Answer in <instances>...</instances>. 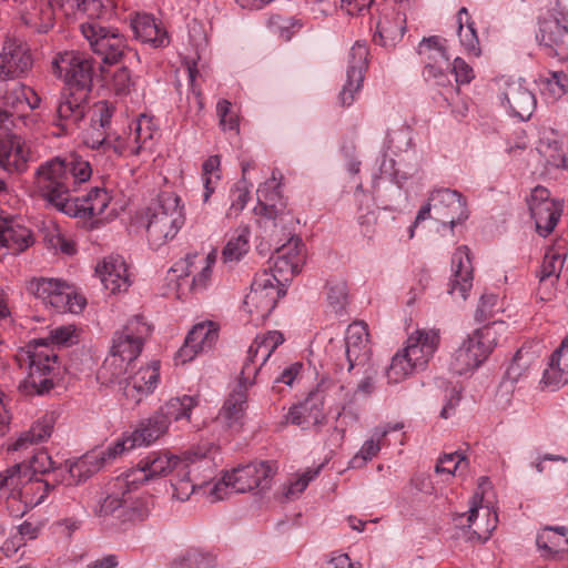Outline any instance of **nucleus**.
Instances as JSON below:
<instances>
[{"mask_svg":"<svg viewBox=\"0 0 568 568\" xmlns=\"http://www.w3.org/2000/svg\"><path fill=\"white\" fill-rule=\"evenodd\" d=\"M91 175L90 162L70 152L41 162L34 170L32 183L47 207L70 217L91 220L100 217L111 202L109 192L100 186L82 196L75 194Z\"/></svg>","mask_w":568,"mask_h":568,"instance_id":"nucleus-1","label":"nucleus"},{"mask_svg":"<svg viewBox=\"0 0 568 568\" xmlns=\"http://www.w3.org/2000/svg\"><path fill=\"white\" fill-rule=\"evenodd\" d=\"M168 429V419L155 412L150 417L140 420L133 432L124 433L121 438L110 444L105 449L93 450L82 456L78 463L70 467V474L80 479L92 476L102 466L111 463L123 453L153 444Z\"/></svg>","mask_w":568,"mask_h":568,"instance_id":"nucleus-2","label":"nucleus"},{"mask_svg":"<svg viewBox=\"0 0 568 568\" xmlns=\"http://www.w3.org/2000/svg\"><path fill=\"white\" fill-rule=\"evenodd\" d=\"M49 481L33 478L27 467L13 465L0 473V498H7L8 508L14 516H22L40 505L52 488Z\"/></svg>","mask_w":568,"mask_h":568,"instance_id":"nucleus-3","label":"nucleus"},{"mask_svg":"<svg viewBox=\"0 0 568 568\" xmlns=\"http://www.w3.org/2000/svg\"><path fill=\"white\" fill-rule=\"evenodd\" d=\"M29 371L19 384V390L27 396L48 394L59 376L58 355L48 339H36L26 347Z\"/></svg>","mask_w":568,"mask_h":568,"instance_id":"nucleus-4","label":"nucleus"},{"mask_svg":"<svg viewBox=\"0 0 568 568\" xmlns=\"http://www.w3.org/2000/svg\"><path fill=\"white\" fill-rule=\"evenodd\" d=\"M146 234L152 246L173 240L185 223L184 205L173 192H162L146 211Z\"/></svg>","mask_w":568,"mask_h":568,"instance_id":"nucleus-5","label":"nucleus"},{"mask_svg":"<svg viewBox=\"0 0 568 568\" xmlns=\"http://www.w3.org/2000/svg\"><path fill=\"white\" fill-rule=\"evenodd\" d=\"M115 490L100 497L92 508L95 517L106 520L115 518L121 523L143 520L149 516L150 509L142 498H133L128 479H118Z\"/></svg>","mask_w":568,"mask_h":568,"instance_id":"nucleus-6","label":"nucleus"},{"mask_svg":"<svg viewBox=\"0 0 568 568\" xmlns=\"http://www.w3.org/2000/svg\"><path fill=\"white\" fill-rule=\"evenodd\" d=\"M497 323L485 325L463 341L453 353L449 369L457 375H465L478 368L497 345Z\"/></svg>","mask_w":568,"mask_h":568,"instance_id":"nucleus-7","label":"nucleus"},{"mask_svg":"<svg viewBox=\"0 0 568 568\" xmlns=\"http://www.w3.org/2000/svg\"><path fill=\"white\" fill-rule=\"evenodd\" d=\"M28 290L58 313L78 314L85 306V300L77 293L74 286L60 278L34 277L28 283Z\"/></svg>","mask_w":568,"mask_h":568,"instance_id":"nucleus-8","label":"nucleus"},{"mask_svg":"<svg viewBox=\"0 0 568 568\" xmlns=\"http://www.w3.org/2000/svg\"><path fill=\"white\" fill-rule=\"evenodd\" d=\"M274 280L266 270L257 273L250 293L245 296L243 307L255 325L262 324L273 312L278 300L286 294V288L274 283Z\"/></svg>","mask_w":568,"mask_h":568,"instance_id":"nucleus-9","label":"nucleus"},{"mask_svg":"<svg viewBox=\"0 0 568 568\" xmlns=\"http://www.w3.org/2000/svg\"><path fill=\"white\" fill-rule=\"evenodd\" d=\"M80 29L93 53L99 55L103 63H118L130 50L126 37L116 28L105 27L98 21H88L81 23Z\"/></svg>","mask_w":568,"mask_h":568,"instance_id":"nucleus-10","label":"nucleus"},{"mask_svg":"<svg viewBox=\"0 0 568 568\" xmlns=\"http://www.w3.org/2000/svg\"><path fill=\"white\" fill-rule=\"evenodd\" d=\"M52 72L63 80L64 89L91 92L93 61L84 53L65 51L52 61Z\"/></svg>","mask_w":568,"mask_h":568,"instance_id":"nucleus-11","label":"nucleus"},{"mask_svg":"<svg viewBox=\"0 0 568 568\" xmlns=\"http://www.w3.org/2000/svg\"><path fill=\"white\" fill-rule=\"evenodd\" d=\"M274 467L271 462L251 463L234 468L223 476L222 483L214 486L213 493L219 499L222 498L219 491L222 487L231 488L235 493H245L254 488H265L274 475Z\"/></svg>","mask_w":568,"mask_h":568,"instance_id":"nucleus-12","label":"nucleus"},{"mask_svg":"<svg viewBox=\"0 0 568 568\" xmlns=\"http://www.w3.org/2000/svg\"><path fill=\"white\" fill-rule=\"evenodd\" d=\"M152 331V325L142 315H135L121 329L114 332L111 349L126 361L135 362Z\"/></svg>","mask_w":568,"mask_h":568,"instance_id":"nucleus-13","label":"nucleus"},{"mask_svg":"<svg viewBox=\"0 0 568 568\" xmlns=\"http://www.w3.org/2000/svg\"><path fill=\"white\" fill-rule=\"evenodd\" d=\"M89 95L90 92L87 91L62 90L53 119V124L60 128L62 134H71L80 128L81 122L90 111Z\"/></svg>","mask_w":568,"mask_h":568,"instance_id":"nucleus-14","label":"nucleus"},{"mask_svg":"<svg viewBox=\"0 0 568 568\" xmlns=\"http://www.w3.org/2000/svg\"><path fill=\"white\" fill-rule=\"evenodd\" d=\"M536 40L548 57L568 60V19L556 14L540 18Z\"/></svg>","mask_w":568,"mask_h":568,"instance_id":"nucleus-15","label":"nucleus"},{"mask_svg":"<svg viewBox=\"0 0 568 568\" xmlns=\"http://www.w3.org/2000/svg\"><path fill=\"white\" fill-rule=\"evenodd\" d=\"M304 258V244L302 240L300 237H292L271 256V266L266 271L274 276V283L286 288L287 283L301 272Z\"/></svg>","mask_w":568,"mask_h":568,"instance_id":"nucleus-16","label":"nucleus"},{"mask_svg":"<svg viewBox=\"0 0 568 568\" xmlns=\"http://www.w3.org/2000/svg\"><path fill=\"white\" fill-rule=\"evenodd\" d=\"M428 197L433 205V219L444 225L449 224L452 230L468 219L467 202L460 192L447 187L435 189Z\"/></svg>","mask_w":568,"mask_h":568,"instance_id":"nucleus-17","label":"nucleus"},{"mask_svg":"<svg viewBox=\"0 0 568 568\" xmlns=\"http://www.w3.org/2000/svg\"><path fill=\"white\" fill-rule=\"evenodd\" d=\"M369 50L366 41H356L348 53L346 82L343 85L338 101L342 106L354 103L356 94L361 91L368 68Z\"/></svg>","mask_w":568,"mask_h":568,"instance_id":"nucleus-18","label":"nucleus"},{"mask_svg":"<svg viewBox=\"0 0 568 568\" xmlns=\"http://www.w3.org/2000/svg\"><path fill=\"white\" fill-rule=\"evenodd\" d=\"M338 387L341 390L344 386H336L329 381L322 379L316 388L310 392L305 400L290 408L286 419L293 425L301 426L303 429L311 424H317L323 418V407L326 392L329 388Z\"/></svg>","mask_w":568,"mask_h":568,"instance_id":"nucleus-19","label":"nucleus"},{"mask_svg":"<svg viewBox=\"0 0 568 568\" xmlns=\"http://www.w3.org/2000/svg\"><path fill=\"white\" fill-rule=\"evenodd\" d=\"M528 205L536 231L541 236L549 235L561 216V204L550 199V192L546 187L536 186L530 194Z\"/></svg>","mask_w":568,"mask_h":568,"instance_id":"nucleus-20","label":"nucleus"},{"mask_svg":"<svg viewBox=\"0 0 568 568\" xmlns=\"http://www.w3.org/2000/svg\"><path fill=\"white\" fill-rule=\"evenodd\" d=\"M181 460L166 452H150L139 459L128 471L125 478L131 485L143 484L168 475L174 470Z\"/></svg>","mask_w":568,"mask_h":568,"instance_id":"nucleus-21","label":"nucleus"},{"mask_svg":"<svg viewBox=\"0 0 568 568\" xmlns=\"http://www.w3.org/2000/svg\"><path fill=\"white\" fill-rule=\"evenodd\" d=\"M33 59L28 47L17 39H7L0 52V80L26 77Z\"/></svg>","mask_w":568,"mask_h":568,"instance_id":"nucleus-22","label":"nucleus"},{"mask_svg":"<svg viewBox=\"0 0 568 568\" xmlns=\"http://www.w3.org/2000/svg\"><path fill=\"white\" fill-rule=\"evenodd\" d=\"M33 243L32 232L24 225L23 220L0 209V247L8 248L12 254H20Z\"/></svg>","mask_w":568,"mask_h":568,"instance_id":"nucleus-23","label":"nucleus"},{"mask_svg":"<svg viewBox=\"0 0 568 568\" xmlns=\"http://www.w3.org/2000/svg\"><path fill=\"white\" fill-rule=\"evenodd\" d=\"M217 337V326L214 322L209 321L194 325L178 351L175 361L181 364L192 361L197 354L212 349Z\"/></svg>","mask_w":568,"mask_h":568,"instance_id":"nucleus-24","label":"nucleus"},{"mask_svg":"<svg viewBox=\"0 0 568 568\" xmlns=\"http://www.w3.org/2000/svg\"><path fill=\"white\" fill-rule=\"evenodd\" d=\"M284 342V335L280 331H268L257 335L247 349V356L242 366L243 378L255 377L261 367L271 357L273 352Z\"/></svg>","mask_w":568,"mask_h":568,"instance_id":"nucleus-25","label":"nucleus"},{"mask_svg":"<svg viewBox=\"0 0 568 568\" xmlns=\"http://www.w3.org/2000/svg\"><path fill=\"white\" fill-rule=\"evenodd\" d=\"M500 101L504 106L508 108L511 115L520 120H528L536 108V98L525 85L523 79L506 80Z\"/></svg>","mask_w":568,"mask_h":568,"instance_id":"nucleus-26","label":"nucleus"},{"mask_svg":"<svg viewBox=\"0 0 568 568\" xmlns=\"http://www.w3.org/2000/svg\"><path fill=\"white\" fill-rule=\"evenodd\" d=\"M243 377L241 372L236 387L230 393L219 413V419L226 427L236 430L243 425L247 407V389L255 383L253 376H247L245 379Z\"/></svg>","mask_w":568,"mask_h":568,"instance_id":"nucleus-27","label":"nucleus"},{"mask_svg":"<svg viewBox=\"0 0 568 568\" xmlns=\"http://www.w3.org/2000/svg\"><path fill=\"white\" fill-rule=\"evenodd\" d=\"M159 382L160 362L154 361L150 365L141 367L138 372L129 374L121 387L124 397L129 402L139 404L154 392Z\"/></svg>","mask_w":568,"mask_h":568,"instance_id":"nucleus-28","label":"nucleus"},{"mask_svg":"<svg viewBox=\"0 0 568 568\" xmlns=\"http://www.w3.org/2000/svg\"><path fill=\"white\" fill-rule=\"evenodd\" d=\"M440 341L438 329H417L406 342L405 356H409L413 365L424 369L434 356Z\"/></svg>","mask_w":568,"mask_h":568,"instance_id":"nucleus-29","label":"nucleus"},{"mask_svg":"<svg viewBox=\"0 0 568 568\" xmlns=\"http://www.w3.org/2000/svg\"><path fill=\"white\" fill-rule=\"evenodd\" d=\"M483 494L484 491L481 494L476 493L474 495L467 516V529L463 527V532L469 541H487L490 538L491 532L497 527L498 516L496 511H491L489 508L486 509V519L478 520Z\"/></svg>","mask_w":568,"mask_h":568,"instance_id":"nucleus-30","label":"nucleus"},{"mask_svg":"<svg viewBox=\"0 0 568 568\" xmlns=\"http://www.w3.org/2000/svg\"><path fill=\"white\" fill-rule=\"evenodd\" d=\"M81 458L77 459L73 463H67L65 467H55L54 462L51 456L45 450H38L29 460V464L20 463L22 466V471L24 467L29 470V474L32 475L33 478H38L37 475H44L52 471L54 476L55 483H62L68 486L77 485L82 480H85L90 476H85L83 478H78L77 476H71L70 467L78 463Z\"/></svg>","mask_w":568,"mask_h":568,"instance_id":"nucleus-31","label":"nucleus"},{"mask_svg":"<svg viewBox=\"0 0 568 568\" xmlns=\"http://www.w3.org/2000/svg\"><path fill=\"white\" fill-rule=\"evenodd\" d=\"M95 273L110 293L126 291L130 286L126 264L122 256L111 255L97 265Z\"/></svg>","mask_w":568,"mask_h":568,"instance_id":"nucleus-32","label":"nucleus"},{"mask_svg":"<svg viewBox=\"0 0 568 568\" xmlns=\"http://www.w3.org/2000/svg\"><path fill=\"white\" fill-rule=\"evenodd\" d=\"M368 352V331L363 322L348 325L344 339V356L347 372L366 361Z\"/></svg>","mask_w":568,"mask_h":568,"instance_id":"nucleus-33","label":"nucleus"},{"mask_svg":"<svg viewBox=\"0 0 568 568\" xmlns=\"http://www.w3.org/2000/svg\"><path fill=\"white\" fill-rule=\"evenodd\" d=\"M453 276L449 283V294L458 293L466 300L473 286V267L470 251L467 246H459L452 256Z\"/></svg>","mask_w":568,"mask_h":568,"instance_id":"nucleus-34","label":"nucleus"},{"mask_svg":"<svg viewBox=\"0 0 568 568\" xmlns=\"http://www.w3.org/2000/svg\"><path fill=\"white\" fill-rule=\"evenodd\" d=\"M29 150L21 138H0V168L9 173H22L28 168Z\"/></svg>","mask_w":568,"mask_h":568,"instance_id":"nucleus-35","label":"nucleus"},{"mask_svg":"<svg viewBox=\"0 0 568 568\" xmlns=\"http://www.w3.org/2000/svg\"><path fill=\"white\" fill-rule=\"evenodd\" d=\"M21 11L22 22L32 31L47 33L54 23V10L50 0H29Z\"/></svg>","mask_w":568,"mask_h":568,"instance_id":"nucleus-36","label":"nucleus"},{"mask_svg":"<svg viewBox=\"0 0 568 568\" xmlns=\"http://www.w3.org/2000/svg\"><path fill=\"white\" fill-rule=\"evenodd\" d=\"M131 26L135 38L142 43L149 44L155 49L164 48L170 43L168 31L162 23L156 22L155 18L151 14H136Z\"/></svg>","mask_w":568,"mask_h":568,"instance_id":"nucleus-37","label":"nucleus"},{"mask_svg":"<svg viewBox=\"0 0 568 568\" xmlns=\"http://www.w3.org/2000/svg\"><path fill=\"white\" fill-rule=\"evenodd\" d=\"M55 417L53 414H44L37 419L28 430L22 432L16 442L9 446V450L22 452L33 445L47 442L54 428Z\"/></svg>","mask_w":568,"mask_h":568,"instance_id":"nucleus-38","label":"nucleus"},{"mask_svg":"<svg viewBox=\"0 0 568 568\" xmlns=\"http://www.w3.org/2000/svg\"><path fill=\"white\" fill-rule=\"evenodd\" d=\"M159 131L154 116L141 113L130 125V135L134 145L135 154L142 152H152L154 146V138Z\"/></svg>","mask_w":568,"mask_h":568,"instance_id":"nucleus-39","label":"nucleus"},{"mask_svg":"<svg viewBox=\"0 0 568 568\" xmlns=\"http://www.w3.org/2000/svg\"><path fill=\"white\" fill-rule=\"evenodd\" d=\"M406 19L399 12H393L392 17L384 16L377 23L374 42L386 49L394 48L404 37Z\"/></svg>","mask_w":568,"mask_h":568,"instance_id":"nucleus-40","label":"nucleus"},{"mask_svg":"<svg viewBox=\"0 0 568 568\" xmlns=\"http://www.w3.org/2000/svg\"><path fill=\"white\" fill-rule=\"evenodd\" d=\"M133 366L134 362H129L122 355L110 349L109 355L98 371L97 377L103 385L119 384L122 386L124 378Z\"/></svg>","mask_w":568,"mask_h":568,"instance_id":"nucleus-41","label":"nucleus"},{"mask_svg":"<svg viewBox=\"0 0 568 568\" xmlns=\"http://www.w3.org/2000/svg\"><path fill=\"white\" fill-rule=\"evenodd\" d=\"M542 382L547 386L558 387L568 383V336L550 356L549 367L545 369Z\"/></svg>","mask_w":568,"mask_h":568,"instance_id":"nucleus-42","label":"nucleus"},{"mask_svg":"<svg viewBox=\"0 0 568 568\" xmlns=\"http://www.w3.org/2000/svg\"><path fill=\"white\" fill-rule=\"evenodd\" d=\"M446 40L438 36L425 37L417 47V54L420 62L425 65L447 64L449 55L446 49Z\"/></svg>","mask_w":568,"mask_h":568,"instance_id":"nucleus-43","label":"nucleus"},{"mask_svg":"<svg viewBox=\"0 0 568 568\" xmlns=\"http://www.w3.org/2000/svg\"><path fill=\"white\" fill-rule=\"evenodd\" d=\"M568 535L565 526H547L536 537V545L545 558H555L557 554L565 550L562 537Z\"/></svg>","mask_w":568,"mask_h":568,"instance_id":"nucleus-44","label":"nucleus"},{"mask_svg":"<svg viewBox=\"0 0 568 568\" xmlns=\"http://www.w3.org/2000/svg\"><path fill=\"white\" fill-rule=\"evenodd\" d=\"M456 22L458 24V38L462 47L468 54L479 57L481 50L479 47L477 31L475 29V23L466 8L463 7L459 9L457 12Z\"/></svg>","mask_w":568,"mask_h":568,"instance_id":"nucleus-45","label":"nucleus"},{"mask_svg":"<svg viewBox=\"0 0 568 568\" xmlns=\"http://www.w3.org/2000/svg\"><path fill=\"white\" fill-rule=\"evenodd\" d=\"M197 404V396L183 395L181 397L170 398L156 413L163 415V417L168 419V426H170L172 420H190L192 409L196 407Z\"/></svg>","mask_w":568,"mask_h":568,"instance_id":"nucleus-46","label":"nucleus"},{"mask_svg":"<svg viewBox=\"0 0 568 568\" xmlns=\"http://www.w3.org/2000/svg\"><path fill=\"white\" fill-rule=\"evenodd\" d=\"M193 467V464L181 460L174 469L175 473L171 479V486L173 488V497L178 500H187L195 490L196 484L190 477Z\"/></svg>","mask_w":568,"mask_h":568,"instance_id":"nucleus-47","label":"nucleus"},{"mask_svg":"<svg viewBox=\"0 0 568 568\" xmlns=\"http://www.w3.org/2000/svg\"><path fill=\"white\" fill-rule=\"evenodd\" d=\"M536 363V357L527 349H518L505 373V382L511 384L525 381Z\"/></svg>","mask_w":568,"mask_h":568,"instance_id":"nucleus-48","label":"nucleus"},{"mask_svg":"<svg viewBox=\"0 0 568 568\" xmlns=\"http://www.w3.org/2000/svg\"><path fill=\"white\" fill-rule=\"evenodd\" d=\"M565 261V253H561L554 247H549L544 255V260L540 266V282L549 281L551 284L557 282L564 267Z\"/></svg>","mask_w":568,"mask_h":568,"instance_id":"nucleus-49","label":"nucleus"},{"mask_svg":"<svg viewBox=\"0 0 568 568\" xmlns=\"http://www.w3.org/2000/svg\"><path fill=\"white\" fill-rule=\"evenodd\" d=\"M567 75L562 71H551L548 77L540 79L539 89L548 101H556L567 92Z\"/></svg>","mask_w":568,"mask_h":568,"instance_id":"nucleus-50","label":"nucleus"},{"mask_svg":"<svg viewBox=\"0 0 568 568\" xmlns=\"http://www.w3.org/2000/svg\"><path fill=\"white\" fill-rule=\"evenodd\" d=\"M270 187H273V182H266L256 190L257 204L254 207V212L256 215L275 219L278 212L275 204L278 192L275 190L270 192Z\"/></svg>","mask_w":568,"mask_h":568,"instance_id":"nucleus-51","label":"nucleus"},{"mask_svg":"<svg viewBox=\"0 0 568 568\" xmlns=\"http://www.w3.org/2000/svg\"><path fill=\"white\" fill-rule=\"evenodd\" d=\"M388 434V429L376 432L377 439L371 438L364 442L359 452L349 460L351 468H362L381 452V439Z\"/></svg>","mask_w":568,"mask_h":568,"instance_id":"nucleus-52","label":"nucleus"},{"mask_svg":"<svg viewBox=\"0 0 568 568\" xmlns=\"http://www.w3.org/2000/svg\"><path fill=\"white\" fill-rule=\"evenodd\" d=\"M417 365H413L409 356H405V351L396 353L386 371L388 383L397 384L417 371Z\"/></svg>","mask_w":568,"mask_h":568,"instance_id":"nucleus-53","label":"nucleus"},{"mask_svg":"<svg viewBox=\"0 0 568 568\" xmlns=\"http://www.w3.org/2000/svg\"><path fill=\"white\" fill-rule=\"evenodd\" d=\"M250 233L243 229L236 236L231 237L222 251L224 262L239 261L248 251Z\"/></svg>","mask_w":568,"mask_h":568,"instance_id":"nucleus-54","label":"nucleus"},{"mask_svg":"<svg viewBox=\"0 0 568 568\" xmlns=\"http://www.w3.org/2000/svg\"><path fill=\"white\" fill-rule=\"evenodd\" d=\"M22 83L9 84L7 80H0V103L8 106L14 113L23 111L22 106Z\"/></svg>","mask_w":568,"mask_h":568,"instance_id":"nucleus-55","label":"nucleus"},{"mask_svg":"<svg viewBox=\"0 0 568 568\" xmlns=\"http://www.w3.org/2000/svg\"><path fill=\"white\" fill-rule=\"evenodd\" d=\"M326 288L329 307L335 314L342 315L348 298L346 283L342 281L328 282Z\"/></svg>","mask_w":568,"mask_h":568,"instance_id":"nucleus-56","label":"nucleus"},{"mask_svg":"<svg viewBox=\"0 0 568 568\" xmlns=\"http://www.w3.org/2000/svg\"><path fill=\"white\" fill-rule=\"evenodd\" d=\"M81 14L91 21L110 17L116 6L115 0H82Z\"/></svg>","mask_w":568,"mask_h":568,"instance_id":"nucleus-57","label":"nucleus"},{"mask_svg":"<svg viewBox=\"0 0 568 568\" xmlns=\"http://www.w3.org/2000/svg\"><path fill=\"white\" fill-rule=\"evenodd\" d=\"M102 152L103 153L112 152L119 156L125 155V154L136 155L130 133H125V135H121L113 130H111L109 138L105 142V148L103 149Z\"/></svg>","mask_w":568,"mask_h":568,"instance_id":"nucleus-58","label":"nucleus"},{"mask_svg":"<svg viewBox=\"0 0 568 568\" xmlns=\"http://www.w3.org/2000/svg\"><path fill=\"white\" fill-rule=\"evenodd\" d=\"M90 123L95 125L97 128H104L108 130H112V118L115 112V108L112 103L102 100L98 101L90 109Z\"/></svg>","mask_w":568,"mask_h":568,"instance_id":"nucleus-59","label":"nucleus"},{"mask_svg":"<svg viewBox=\"0 0 568 568\" xmlns=\"http://www.w3.org/2000/svg\"><path fill=\"white\" fill-rule=\"evenodd\" d=\"M450 62L447 64H432L423 67L422 77L425 82L437 87H447L450 84L449 79Z\"/></svg>","mask_w":568,"mask_h":568,"instance_id":"nucleus-60","label":"nucleus"},{"mask_svg":"<svg viewBox=\"0 0 568 568\" xmlns=\"http://www.w3.org/2000/svg\"><path fill=\"white\" fill-rule=\"evenodd\" d=\"M216 113L220 119V126L223 131L239 132V116L232 111V104L230 101L222 99L216 104Z\"/></svg>","mask_w":568,"mask_h":568,"instance_id":"nucleus-61","label":"nucleus"},{"mask_svg":"<svg viewBox=\"0 0 568 568\" xmlns=\"http://www.w3.org/2000/svg\"><path fill=\"white\" fill-rule=\"evenodd\" d=\"M301 28L293 18H283L281 16H273L268 20L270 30L284 41H290L294 33V28Z\"/></svg>","mask_w":568,"mask_h":568,"instance_id":"nucleus-62","label":"nucleus"},{"mask_svg":"<svg viewBox=\"0 0 568 568\" xmlns=\"http://www.w3.org/2000/svg\"><path fill=\"white\" fill-rule=\"evenodd\" d=\"M109 87L116 95L129 94L133 87L130 70L125 67L116 69L111 75Z\"/></svg>","mask_w":568,"mask_h":568,"instance_id":"nucleus-63","label":"nucleus"},{"mask_svg":"<svg viewBox=\"0 0 568 568\" xmlns=\"http://www.w3.org/2000/svg\"><path fill=\"white\" fill-rule=\"evenodd\" d=\"M110 132L111 130L97 128L90 123V126L84 134L83 142L91 150L103 151Z\"/></svg>","mask_w":568,"mask_h":568,"instance_id":"nucleus-64","label":"nucleus"}]
</instances>
